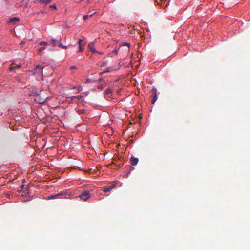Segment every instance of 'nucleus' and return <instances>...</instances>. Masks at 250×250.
<instances>
[{
	"label": "nucleus",
	"mask_w": 250,
	"mask_h": 250,
	"mask_svg": "<svg viewBox=\"0 0 250 250\" xmlns=\"http://www.w3.org/2000/svg\"><path fill=\"white\" fill-rule=\"evenodd\" d=\"M24 43H25V42H24V41H21V43H20V44H21V45H22V44H24Z\"/></svg>",
	"instance_id": "obj_30"
},
{
	"label": "nucleus",
	"mask_w": 250,
	"mask_h": 250,
	"mask_svg": "<svg viewBox=\"0 0 250 250\" xmlns=\"http://www.w3.org/2000/svg\"><path fill=\"white\" fill-rule=\"evenodd\" d=\"M112 92V90L111 88L107 89L105 91V94H106V95L110 94H111Z\"/></svg>",
	"instance_id": "obj_14"
},
{
	"label": "nucleus",
	"mask_w": 250,
	"mask_h": 250,
	"mask_svg": "<svg viewBox=\"0 0 250 250\" xmlns=\"http://www.w3.org/2000/svg\"><path fill=\"white\" fill-rule=\"evenodd\" d=\"M14 68H15V67H11V68H10V69H11V70H14Z\"/></svg>",
	"instance_id": "obj_32"
},
{
	"label": "nucleus",
	"mask_w": 250,
	"mask_h": 250,
	"mask_svg": "<svg viewBox=\"0 0 250 250\" xmlns=\"http://www.w3.org/2000/svg\"><path fill=\"white\" fill-rule=\"evenodd\" d=\"M83 94H84L85 95H87L88 92H86L85 93H83Z\"/></svg>",
	"instance_id": "obj_34"
},
{
	"label": "nucleus",
	"mask_w": 250,
	"mask_h": 250,
	"mask_svg": "<svg viewBox=\"0 0 250 250\" xmlns=\"http://www.w3.org/2000/svg\"><path fill=\"white\" fill-rule=\"evenodd\" d=\"M77 89H78V92H80V89H79V88H78Z\"/></svg>",
	"instance_id": "obj_35"
},
{
	"label": "nucleus",
	"mask_w": 250,
	"mask_h": 250,
	"mask_svg": "<svg viewBox=\"0 0 250 250\" xmlns=\"http://www.w3.org/2000/svg\"><path fill=\"white\" fill-rule=\"evenodd\" d=\"M19 21V19L18 18L14 17V18L10 19V22H16V21Z\"/></svg>",
	"instance_id": "obj_12"
},
{
	"label": "nucleus",
	"mask_w": 250,
	"mask_h": 250,
	"mask_svg": "<svg viewBox=\"0 0 250 250\" xmlns=\"http://www.w3.org/2000/svg\"><path fill=\"white\" fill-rule=\"evenodd\" d=\"M50 7H51V8H54V9H56V8H57V7H56V5H51V6H50Z\"/></svg>",
	"instance_id": "obj_26"
},
{
	"label": "nucleus",
	"mask_w": 250,
	"mask_h": 250,
	"mask_svg": "<svg viewBox=\"0 0 250 250\" xmlns=\"http://www.w3.org/2000/svg\"><path fill=\"white\" fill-rule=\"evenodd\" d=\"M97 87L99 89H103L105 87V83H104L101 84H99L97 86Z\"/></svg>",
	"instance_id": "obj_15"
},
{
	"label": "nucleus",
	"mask_w": 250,
	"mask_h": 250,
	"mask_svg": "<svg viewBox=\"0 0 250 250\" xmlns=\"http://www.w3.org/2000/svg\"><path fill=\"white\" fill-rule=\"evenodd\" d=\"M44 49H45V48H44V47L41 48L40 49V52L41 53H42V52H43V50H44Z\"/></svg>",
	"instance_id": "obj_23"
},
{
	"label": "nucleus",
	"mask_w": 250,
	"mask_h": 250,
	"mask_svg": "<svg viewBox=\"0 0 250 250\" xmlns=\"http://www.w3.org/2000/svg\"><path fill=\"white\" fill-rule=\"evenodd\" d=\"M98 82H99V83H102V82H103V83H104V81H103V80L102 79H99L98 80Z\"/></svg>",
	"instance_id": "obj_25"
},
{
	"label": "nucleus",
	"mask_w": 250,
	"mask_h": 250,
	"mask_svg": "<svg viewBox=\"0 0 250 250\" xmlns=\"http://www.w3.org/2000/svg\"><path fill=\"white\" fill-rule=\"evenodd\" d=\"M152 97L153 99L152 101V104H154L155 102L157 101L158 99L157 94V89L156 88H153L152 90Z\"/></svg>",
	"instance_id": "obj_5"
},
{
	"label": "nucleus",
	"mask_w": 250,
	"mask_h": 250,
	"mask_svg": "<svg viewBox=\"0 0 250 250\" xmlns=\"http://www.w3.org/2000/svg\"><path fill=\"white\" fill-rule=\"evenodd\" d=\"M62 39L61 37H60L58 39L51 38L50 40H49V44H48V45H51L53 47L58 45V44L61 42Z\"/></svg>",
	"instance_id": "obj_4"
},
{
	"label": "nucleus",
	"mask_w": 250,
	"mask_h": 250,
	"mask_svg": "<svg viewBox=\"0 0 250 250\" xmlns=\"http://www.w3.org/2000/svg\"><path fill=\"white\" fill-rule=\"evenodd\" d=\"M124 45H126L128 46V47L129 48V46H130V43H127V42H125L124 44Z\"/></svg>",
	"instance_id": "obj_24"
},
{
	"label": "nucleus",
	"mask_w": 250,
	"mask_h": 250,
	"mask_svg": "<svg viewBox=\"0 0 250 250\" xmlns=\"http://www.w3.org/2000/svg\"><path fill=\"white\" fill-rule=\"evenodd\" d=\"M108 63V62L107 61H104L102 63V64H101V67H104V66H106L107 65Z\"/></svg>",
	"instance_id": "obj_16"
},
{
	"label": "nucleus",
	"mask_w": 250,
	"mask_h": 250,
	"mask_svg": "<svg viewBox=\"0 0 250 250\" xmlns=\"http://www.w3.org/2000/svg\"><path fill=\"white\" fill-rule=\"evenodd\" d=\"M71 99L73 100L75 98H77L78 100L80 101V102L83 103L84 100H83V95L78 96H73L71 97Z\"/></svg>",
	"instance_id": "obj_10"
},
{
	"label": "nucleus",
	"mask_w": 250,
	"mask_h": 250,
	"mask_svg": "<svg viewBox=\"0 0 250 250\" xmlns=\"http://www.w3.org/2000/svg\"><path fill=\"white\" fill-rule=\"evenodd\" d=\"M93 15V14H90V15H84L83 17V18L84 20H86L89 17H92Z\"/></svg>",
	"instance_id": "obj_18"
},
{
	"label": "nucleus",
	"mask_w": 250,
	"mask_h": 250,
	"mask_svg": "<svg viewBox=\"0 0 250 250\" xmlns=\"http://www.w3.org/2000/svg\"><path fill=\"white\" fill-rule=\"evenodd\" d=\"M139 159L137 158L131 157L130 158V163L132 165L135 166L138 163Z\"/></svg>",
	"instance_id": "obj_7"
},
{
	"label": "nucleus",
	"mask_w": 250,
	"mask_h": 250,
	"mask_svg": "<svg viewBox=\"0 0 250 250\" xmlns=\"http://www.w3.org/2000/svg\"><path fill=\"white\" fill-rule=\"evenodd\" d=\"M39 44L40 45H48V44H49V41L48 42H45V41H41Z\"/></svg>",
	"instance_id": "obj_11"
},
{
	"label": "nucleus",
	"mask_w": 250,
	"mask_h": 250,
	"mask_svg": "<svg viewBox=\"0 0 250 250\" xmlns=\"http://www.w3.org/2000/svg\"><path fill=\"white\" fill-rule=\"evenodd\" d=\"M28 31V29L23 26L17 27L14 29L15 34L19 37L22 36L23 33H25Z\"/></svg>",
	"instance_id": "obj_2"
},
{
	"label": "nucleus",
	"mask_w": 250,
	"mask_h": 250,
	"mask_svg": "<svg viewBox=\"0 0 250 250\" xmlns=\"http://www.w3.org/2000/svg\"><path fill=\"white\" fill-rule=\"evenodd\" d=\"M69 195L65 192H60L58 194L51 195L47 197V199H61V198H68Z\"/></svg>",
	"instance_id": "obj_1"
},
{
	"label": "nucleus",
	"mask_w": 250,
	"mask_h": 250,
	"mask_svg": "<svg viewBox=\"0 0 250 250\" xmlns=\"http://www.w3.org/2000/svg\"><path fill=\"white\" fill-rule=\"evenodd\" d=\"M45 102V100H43V101H39V103H44Z\"/></svg>",
	"instance_id": "obj_31"
},
{
	"label": "nucleus",
	"mask_w": 250,
	"mask_h": 250,
	"mask_svg": "<svg viewBox=\"0 0 250 250\" xmlns=\"http://www.w3.org/2000/svg\"><path fill=\"white\" fill-rule=\"evenodd\" d=\"M42 69L43 67L41 65H37L36 67L35 70L37 71L38 69L39 70H41V73H42Z\"/></svg>",
	"instance_id": "obj_13"
},
{
	"label": "nucleus",
	"mask_w": 250,
	"mask_h": 250,
	"mask_svg": "<svg viewBox=\"0 0 250 250\" xmlns=\"http://www.w3.org/2000/svg\"><path fill=\"white\" fill-rule=\"evenodd\" d=\"M163 0H155V2L156 3H157L158 4H161V1H162Z\"/></svg>",
	"instance_id": "obj_20"
},
{
	"label": "nucleus",
	"mask_w": 250,
	"mask_h": 250,
	"mask_svg": "<svg viewBox=\"0 0 250 250\" xmlns=\"http://www.w3.org/2000/svg\"><path fill=\"white\" fill-rule=\"evenodd\" d=\"M88 47L90 50V51L92 52V53H96L97 52L96 50L94 48V42H90L88 45Z\"/></svg>",
	"instance_id": "obj_9"
},
{
	"label": "nucleus",
	"mask_w": 250,
	"mask_h": 250,
	"mask_svg": "<svg viewBox=\"0 0 250 250\" xmlns=\"http://www.w3.org/2000/svg\"><path fill=\"white\" fill-rule=\"evenodd\" d=\"M70 69H76V67L74 66H72L70 67Z\"/></svg>",
	"instance_id": "obj_27"
},
{
	"label": "nucleus",
	"mask_w": 250,
	"mask_h": 250,
	"mask_svg": "<svg viewBox=\"0 0 250 250\" xmlns=\"http://www.w3.org/2000/svg\"><path fill=\"white\" fill-rule=\"evenodd\" d=\"M52 0H35L34 3H41L42 4H47L51 2Z\"/></svg>",
	"instance_id": "obj_8"
},
{
	"label": "nucleus",
	"mask_w": 250,
	"mask_h": 250,
	"mask_svg": "<svg viewBox=\"0 0 250 250\" xmlns=\"http://www.w3.org/2000/svg\"><path fill=\"white\" fill-rule=\"evenodd\" d=\"M96 53H98L100 55H102L103 54V53L102 52H98V51H97Z\"/></svg>",
	"instance_id": "obj_29"
},
{
	"label": "nucleus",
	"mask_w": 250,
	"mask_h": 250,
	"mask_svg": "<svg viewBox=\"0 0 250 250\" xmlns=\"http://www.w3.org/2000/svg\"><path fill=\"white\" fill-rule=\"evenodd\" d=\"M58 46L62 49H66V48H67L66 46H64V45H62V43H61V42L58 44Z\"/></svg>",
	"instance_id": "obj_17"
},
{
	"label": "nucleus",
	"mask_w": 250,
	"mask_h": 250,
	"mask_svg": "<svg viewBox=\"0 0 250 250\" xmlns=\"http://www.w3.org/2000/svg\"><path fill=\"white\" fill-rule=\"evenodd\" d=\"M73 88L75 89V88H77V87H74Z\"/></svg>",
	"instance_id": "obj_36"
},
{
	"label": "nucleus",
	"mask_w": 250,
	"mask_h": 250,
	"mask_svg": "<svg viewBox=\"0 0 250 250\" xmlns=\"http://www.w3.org/2000/svg\"><path fill=\"white\" fill-rule=\"evenodd\" d=\"M90 196L91 195L90 194V192L88 190H85L79 196L75 197V198H79L83 201H86Z\"/></svg>",
	"instance_id": "obj_3"
},
{
	"label": "nucleus",
	"mask_w": 250,
	"mask_h": 250,
	"mask_svg": "<svg viewBox=\"0 0 250 250\" xmlns=\"http://www.w3.org/2000/svg\"><path fill=\"white\" fill-rule=\"evenodd\" d=\"M83 47H82V46H79V52H82V51H83Z\"/></svg>",
	"instance_id": "obj_21"
},
{
	"label": "nucleus",
	"mask_w": 250,
	"mask_h": 250,
	"mask_svg": "<svg viewBox=\"0 0 250 250\" xmlns=\"http://www.w3.org/2000/svg\"><path fill=\"white\" fill-rule=\"evenodd\" d=\"M109 71H110V70H109V69H107V70H106L104 71V72H103L101 73H100V74L101 75V74H103V73H107V72H109Z\"/></svg>",
	"instance_id": "obj_22"
},
{
	"label": "nucleus",
	"mask_w": 250,
	"mask_h": 250,
	"mask_svg": "<svg viewBox=\"0 0 250 250\" xmlns=\"http://www.w3.org/2000/svg\"><path fill=\"white\" fill-rule=\"evenodd\" d=\"M115 184H111L107 187H104L103 188V191L104 192H108L112 190L113 189H114L115 188Z\"/></svg>",
	"instance_id": "obj_6"
},
{
	"label": "nucleus",
	"mask_w": 250,
	"mask_h": 250,
	"mask_svg": "<svg viewBox=\"0 0 250 250\" xmlns=\"http://www.w3.org/2000/svg\"><path fill=\"white\" fill-rule=\"evenodd\" d=\"M82 41H83V40L82 39H80L78 41V44L79 46H82Z\"/></svg>",
	"instance_id": "obj_19"
},
{
	"label": "nucleus",
	"mask_w": 250,
	"mask_h": 250,
	"mask_svg": "<svg viewBox=\"0 0 250 250\" xmlns=\"http://www.w3.org/2000/svg\"><path fill=\"white\" fill-rule=\"evenodd\" d=\"M86 82H91L92 80L90 79H86Z\"/></svg>",
	"instance_id": "obj_28"
},
{
	"label": "nucleus",
	"mask_w": 250,
	"mask_h": 250,
	"mask_svg": "<svg viewBox=\"0 0 250 250\" xmlns=\"http://www.w3.org/2000/svg\"><path fill=\"white\" fill-rule=\"evenodd\" d=\"M24 186V185H22L21 186V188H22V189H23Z\"/></svg>",
	"instance_id": "obj_33"
}]
</instances>
